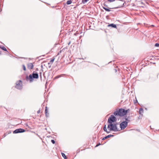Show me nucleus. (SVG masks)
<instances>
[{
    "label": "nucleus",
    "mask_w": 159,
    "mask_h": 159,
    "mask_svg": "<svg viewBox=\"0 0 159 159\" xmlns=\"http://www.w3.org/2000/svg\"><path fill=\"white\" fill-rule=\"evenodd\" d=\"M128 110H125L124 109L121 108L119 109L118 111H115L114 112V114L115 116L119 115L120 116H122L127 114Z\"/></svg>",
    "instance_id": "nucleus-1"
},
{
    "label": "nucleus",
    "mask_w": 159,
    "mask_h": 159,
    "mask_svg": "<svg viewBox=\"0 0 159 159\" xmlns=\"http://www.w3.org/2000/svg\"><path fill=\"white\" fill-rule=\"evenodd\" d=\"M39 78L38 74L37 73H34V72L32 75H30L29 76H27L26 77V79L27 80H29L30 82L33 81V79H37Z\"/></svg>",
    "instance_id": "nucleus-2"
},
{
    "label": "nucleus",
    "mask_w": 159,
    "mask_h": 159,
    "mask_svg": "<svg viewBox=\"0 0 159 159\" xmlns=\"http://www.w3.org/2000/svg\"><path fill=\"white\" fill-rule=\"evenodd\" d=\"M107 129L110 131L112 130L114 131H118V130L117 129L116 124H110L108 125Z\"/></svg>",
    "instance_id": "nucleus-3"
},
{
    "label": "nucleus",
    "mask_w": 159,
    "mask_h": 159,
    "mask_svg": "<svg viewBox=\"0 0 159 159\" xmlns=\"http://www.w3.org/2000/svg\"><path fill=\"white\" fill-rule=\"evenodd\" d=\"M16 88L17 89H21L22 88V82L21 81L19 80L16 82Z\"/></svg>",
    "instance_id": "nucleus-4"
},
{
    "label": "nucleus",
    "mask_w": 159,
    "mask_h": 159,
    "mask_svg": "<svg viewBox=\"0 0 159 159\" xmlns=\"http://www.w3.org/2000/svg\"><path fill=\"white\" fill-rule=\"evenodd\" d=\"M116 121V118L114 116L111 115L108 118V122L110 123H112L113 122Z\"/></svg>",
    "instance_id": "nucleus-5"
},
{
    "label": "nucleus",
    "mask_w": 159,
    "mask_h": 159,
    "mask_svg": "<svg viewBox=\"0 0 159 159\" xmlns=\"http://www.w3.org/2000/svg\"><path fill=\"white\" fill-rule=\"evenodd\" d=\"M128 122L127 121H123L120 124V126L121 129H125L127 126Z\"/></svg>",
    "instance_id": "nucleus-6"
},
{
    "label": "nucleus",
    "mask_w": 159,
    "mask_h": 159,
    "mask_svg": "<svg viewBox=\"0 0 159 159\" xmlns=\"http://www.w3.org/2000/svg\"><path fill=\"white\" fill-rule=\"evenodd\" d=\"M25 129L20 128L16 129L13 131V133L14 134H17L18 133H23L25 132Z\"/></svg>",
    "instance_id": "nucleus-7"
},
{
    "label": "nucleus",
    "mask_w": 159,
    "mask_h": 159,
    "mask_svg": "<svg viewBox=\"0 0 159 159\" xmlns=\"http://www.w3.org/2000/svg\"><path fill=\"white\" fill-rule=\"evenodd\" d=\"M27 66L28 68L30 69H32L34 67V65L32 63H28L27 65Z\"/></svg>",
    "instance_id": "nucleus-8"
},
{
    "label": "nucleus",
    "mask_w": 159,
    "mask_h": 159,
    "mask_svg": "<svg viewBox=\"0 0 159 159\" xmlns=\"http://www.w3.org/2000/svg\"><path fill=\"white\" fill-rule=\"evenodd\" d=\"M54 59H55V58H52V59L50 61V62H48V65H49V68H50L51 66V65H50V64H52V63H53V61H54Z\"/></svg>",
    "instance_id": "nucleus-9"
},
{
    "label": "nucleus",
    "mask_w": 159,
    "mask_h": 159,
    "mask_svg": "<svg viewBox=\"0 0 159 159\" xmlns=\"http://www.w3.org/2000/svg\"><path fill=\"white\" fill-rule=\"evenodd\" d=\"M143 110L142 108H140L139 110V113L140 115H143Z\"/></svg>",
    "instance_id": "nucleus-10"
},
{
    "label": "nucleus",
    "mask_w": 159,
    "mask_h": 159,
    "mask_svg": "<svg viewBox=\"0 0 159 159\" xmlns=\"http://www.w3.org/2000/svg\"><path fill=\"white\" fill-rule=\"evenodd\" d=\"M45 113L46 114V116H48L49 113H48V111L47 109V107H45Z\"/></svg>",
    "instance_id": "nucleus-11"
},
{
    "label": "nucleus",
    "mask_w": 159,
    "mask_h": 159,
    "mask_svg": "<svg viewBox=\"0 0 159 159\" xmlns=\"http://www.w3.org/2000/svg\"><path fill=\"white\" fill-rule=\"evenodd\" d=\"M108 26H111L113 28H116V26L113 24H111L108 25Z\"/></svg>",
    "instance_id": "nucleus-12"
},
{
    "label": "nucleus",
    "mask_w": 159,
    "mask_h": 159,
    "mask_svg": "<svg viewBox=\"0 0 159 159\" xmlns=\"http://www.w3.org/2000/svg\"><path fill=\"white\" fill-rule=\"evenodd\" d=\"M103 130H104L107 133H109L110 132V131H107V128H106V125H105L104 127V128H103Z\"/></svg>",
    "instance_id": "nucleus-13"
},
{
    "label": "nucleus",
    "mask_w": 159,
    "mask_h": 159,
    "mask_svg": "<svg viewBox=\"0 0 159 159\" xmlns=\"http://www.w3.org/2000/svg\"><path fill=\"white\" fill-rule=\"evenodd\" d=\"M0 48L3 50L7 52L6 48L4 46H0Z\"/></svg>",
    "instance_id": "nucleus-14"
},
{
    "label": "nucleus",
    "mask_w": 159,
    "mask_h": 159,
    "mask_svg": "<svg viewBox=\"0 0 159 159\" xmlns=\"http://www.w3.org/2000/svg\"><path fill=\"white\" fill-rule=\"evenodd\" d=\"M61 155L65 159H67V158L65 155V154L63 153H61Z\"/></svg>",
    "instance_id": "nucleus-15"
},
{
    "label": "nucleus",
    "mask_w": 159,
    "mask_h": 159,
    "mask_svg": "<svg viewBox=\"0 0 159 159\" xmlns=\"http://www.w3.org/2000/svg\"><path fill=\"white\" fill-rule=\"evenodd\" d=\"M103 8L105 10H106V11H110V9H109L105 7H103Z\"/></svg>",
    "instance_id": "nucleus-16"
},
{
    "label": "nucleus",
    "mask_w": 159,
    "mask_h": 159,
    "mask_svg": "<svg viewBox=\"0 0 159 159\" xmlns=\"http://www.w3.org/2000/svg\"><path fill=\"white\" fill-rule=\"evenodd\" d=\"M89 0H82V2L83 4L86 3Z\"/></svg>",
    "instance_id": "nucleus-17"
},
{
    "label": "nucleus",
    "mask_w": 159,
    "mask_h": 159,
    "mask_svg": "<svg viewBox=\"0 0 159 159\" xmlns=\"http://www.w3.org/2000/svg\"><path fill=\"white\" fill-rule=\"evenodd\" d=\"M114 136L113 135H108L106 136V138H110V137H113Z\"/></svg>",
    "instance_id": "nucleus-18"
},
{
    "label": "nucleus",
    "mask_w": 159,
    "mask_h": 159,
    "mask_svg": "<svg viewBox=\"0 0 159 159\" xmlns=\"http://www.w3.org/2000/svg\"><path fill=\"white\" fill-rule=\"evenodd\" d=\"M23 69L25 71L26 70V68L25 65H23L22 66Z\"/></svg>",
    "instance_id": "nucleus-19"
},
{
    "label": "nucleus",
    "mask_w": 159,
    "mask_h": 159,
    "mask_svg": "<svg viewBox=\"0 0 159 159\" xmlns=\"http://www.w3.org/2000/svg\"><path fill=\"white\" fill-rule=\"evenodd\" d=\"M60 77V76H59V75L57 76H56V77L54 78V79H58V78H59Z\"/></svg>",
    "instance_id": "nucleus-20"
},
{
    "label": "nucleus",
    "mask_w": 159,
    "mask_h": 159,
    "mask_svg": "<svg viewBox=\"0 0 159 159\" xmlns=\"http://www.w3.org/2000/svg\"><path fill=\"white\" fill-rule=\"evenodd\" d=\"M108 2H114L115 0H107Z\"/></svg>",
    "instance_id": "nucleus-21"
},
{
    "label": "nucleus",
    "mask_w": 159,
    "mask_h": 159,
    "mask_svg": "<svg viewBox=\"0 0 159 159\" xmlns=\"http://www.w3.org/2000/svg\"><path fill=\"white\" fill-rule=\"evenodd\" d=\"M155 46L156 47H159V43H156L155 44Z\"/></svg>",
    "instance_id": "nucleus-22"
},
{
    "label": "nucleus",
    "mask_w": 159,
    "mask_h": 159,
    "mask_svg": "<svg viewBox=\"0 0 159 159\" xmlns=\"http://www.w3.org/2000/svg\"><path fill=\"white\" fill-rule=\"evenodd\" d=\"M51 141L53 144H54L55 143V141L54 140L52 139Z\"/></svg>",
    "instance_id": "nucleus-23"
},
{
    "label": "nucleus",
    "mask_w": 159,
    "mask_h": 159,
    "mask_svg": "<svg viewBox=\"0 0 159 159\" xmlns=\"http://www.w3.org/2000/svg\"><path fill=\"white\" fill-rule=\"evenodd\" d=\"M67 4L68 5L70 4V0H68L67 2Z\"/></svg>",
    "instance_id": "nucleus-24"
},
{
    "label": "nucleus",
    "mask_w": 159,
    "mask_h": 159,
    "mask_svg": "<svg viewBox=\"0 0 159 159\" xmlns=\"http://www.w3.org/2000/svg\"><path fill=\"white\" fill-rule=\"evenodd\" d=\"M107 139V138H106V137H104L103 139H102V140H104L105 139Z\"/></svg>",
    "instance_id": "nucleus-25"
},
{
    "label": "nucleus",
    "mask_w": 159,
    "mask_h": 159,
    "mask_svg": "<svg viewBox=\"0 0 159 159\" xmlns=\"http://www.w3.org/2000/svg\"><path fill=\"white\" fill-rule=\"evenodd\" d=\"M40 110H39V111H37V113H40Z\"/></svg>",
    "instance_id": "nucleus-26"
},
{
    "label": "nucleus",
    "mask_w": 159,
    "mask_h": 159,
    "mask_svg": "<svg viewBox=\"0 0 159 159\" xmlns=\"http://www.w3.org/2000/svg\"><path fill=\"white\" fill-rule=\"evenodd\" d=\"M125 120L126 121H128V120H129L127 118H125Z\"/></svg>",
    "instance_id": "nucleus-27"
},
{
    "label": "nucleus",
    "mask_w": 159,
    "mask_h": 159,
    "mask_svg": "<svg viewBox=\"0 0 159 159\" xmlns=\"http://www.w3.org/2000/svg\"><path fill=\"white\" fill-rule=\"evenodd\" d=\"M100 143H99V144H98V145H97L96 146V147H97L98 146V145H100Z\"/></svg>",
    "instance_id": "nucleus-28"
},
{
    "label": "nucleus",
    "mask_w": 159,
    "mask_h": 159,
    "mask_svg": "<svg viewBox=\"0 0 159 159\" xmlns=\"http://www.w3.org/2000/svg\"><path fill=\"white\" fill-rule=\"evenodd\" d=\"M71 2H71V1L70 0V4L71 3Z\"/></svg>",
    "instance_id": "nucleus-29"
},
{
    "label": "nucleus",
    "mask_w": 159,
    "mask_h": 159,
    "mask_svg": "<svg viewBox=\"0 0 159 159\" xmlns=\"http://www.w3.org/2000/svg\"><path fill=\"white\" fill-rule=\"evenodd\" d=\"M68 45L70 44V42H69V43H68Z\"/></svg>",
    "instance_id": "nucleus-30"
},
{
    "label": "nucleus",
    "mask_w": 159,
    "mask_h": 159,
    "mask_svg": "<svg viewBox=\"0 0 159 159\" xmlns=\"http://www.w3.org/2000/svg\"><path fill=\"white\" fill-rule=\"evenodd\" d=\"M152 26H153V27L154 26L153 25H152Z\"/></svg>",
    "instance_id": "nucleus-31"
},
{
    "label": "nucleus",
    "mask_w": 159,
    "mask_h": 159,
    "mask_svg": "<svg viewBox=\"0 0 159 159\" xmlns=\"http://www.w3.org/2000/svg\"><path fill=\"white\" fill-rule=\"evenodd\" d=\"M141 3L142 4H143V2H142Z\"/></svg>",
    "instance_id": "nucleus-32"
},
{
    "label": "nucleus",
    "mask_w": 159,
    "mask_h": 159,
    "mask_svg": "<svg viewBox=\"0 0 159 159\" xmlns=\"http://www.w3.org/2000/svg\"><path fill=\"white\" fill-rule=\"evenodd\" d=\"M116 8V7H115V8Z\"/></svg>",
    "instance_id": "nucleus-33"
}]
</instances>
